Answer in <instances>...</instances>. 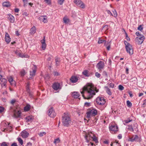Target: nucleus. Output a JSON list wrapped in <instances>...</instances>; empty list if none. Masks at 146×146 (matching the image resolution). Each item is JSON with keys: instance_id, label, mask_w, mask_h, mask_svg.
Wrapping results in <instances>:
<instances>
[{"instance_id": "obj_36", "label": "nucleus", "mask_w": 146, "mask_h": 146, "mask_svg": "<svg viewBox=\"0 0 146 146\" xmlns=\"http://www.w3.org/2000/svg\"><path fill=\"white\" fill-rule=\"evenodd\" d=\"M64 22L65 23H68L69 22V20L67 17H64L63 19Z\"/></svg>"}, {"instance_id": "obj_44", "label": "nucleus", "mask_w": 146, "mask_h": 146, "mask_svg": "<svg viewBox=\"0 0 146 146\" xmlns=\"http://www.w3.org/2000/svg\"><path fill=\"white\" fill-rule=\"evenodd\" d=\"M146 106V99L145 100L143 101V103L142 105V107L144 108Z\"/></svg>"}, {"instance_id": "obj_43", "label": "nucleus", "mask_w": 146, "mask_h": 146, "mask_svg": "<svg viewBox=\"0 0 146 146\" xmlns=\"http://www.w3.org/2000/svg\"><path fill=\"white\" fill-rule=\"evenodd\" d=\"M116 145L117 146H119V144L118 143V141H116L115 142H114L113 143H111V146H112V145Z\"/></svg>"}, {"instance_id": "obj_1", "label": "nucleus", "mask_w": 146, "mask_h": 146, "mask_svg": "<svg viewBox=\"0 0 146 146\" xmlns=\"http://www.w3.org/2000/svg\"><path fill=\"white\" fill-rule=\"evenodd\" d=\"M98 92L92 84L88 83L80 90V92L84 99H89Z\"/></svg>"}, {"instance_id": "obj_58", "label": "nucleus", "mask_w": 146, "mask_h": 146, "mask_svg": "<svg viewBox=\"0 0 146 146\" xmlns=\"http://www.w3.org/2000/svg\"><path fill=\"white\" fill-rule=\"evenodd\" d=\"M4 110V108L2 107H0V113H1Z\"/></svg>"}, {"instance_id": "obj_34", "label": "nucleus", "mask_w": 146, "mask_h": 146, "mask_svg": "<svg viewBox=\"0 0 146 146\" xmlns=\"http://www.w3.org/2000/svg\"><path fill=\"white\" fill-rule=\"evenodd\" d=\"M46 133L45 132H39L38 133V134L39 136L40 137H42L44 135H45L46 134Z\"/></svg>"}, {"instance_id": "obj_59", "label": "nucleus", "mask_w": 146, "mask_h": 146, "mask_svg": "<svg viewBox=\"0 0 146 146\" xmlns=\"http://www.w3.org/2000/svg\"><path fill=\"white\" fill-rule=\"evenodd\" d=\"M128 94L129 95L130 97L131 98H132L133 96V95L132 94V92L131 91H129L128 92Z\"/></svg>"}, {"instance_id": "obj_22", "label": "nucleus", "mask_w": 146, "mask_h": 146, "mask_svg": "<svg viewBox=\"0 0 146 146\" xmlns=\"http://www.w3.org/2000/svg\"><path fill=\"white\" fill-rule=\"evenodd\" d=\"M7 17L8 19L11 22L13 23L14 22V17L12 15L10 14H8Z\"/></svg>"}, {"instance_id": "obj_29", "label": "nucleus", "mask_w": 146, "mask_h": 146, "mask_svg": "<svg viewBox=\"0 0 146 146\" xmlns=\"http://www.w3.org/2000/svg\"><path fill=\"white\" fill-rule=\"evenodd\" d=\"M3 5L4 7H8L10 6V4L9 2L3 3Z\"/></svg>"}, {"instance_id": "obj_49", "label": "nucleus", "mask_w": 146, "mask_h": 146, "mask_svg": "<svg viewBox=\"0 0 146 146\" xmlns=\"http://www.w3.org/2000/svg\"><path fill=\"white\" fill-rule=\"evenodd\" d=\"M53 74L54 76H57L60 75V74L59 73L56 71H54L53 72Z\"/></svg>"}, {"instance_id": "obj_46", "label": "nucleus", "mask_w": 146, "mask_h": 146, "mask_svg": "<svg viewBox=\"0 0 146 146\" xmlns=\"http://www.w3.org/2000/svg\"><path fill=\"white\" fill-rule=\"evenodd\" d=\"M118 88L119 90H122L124 89V87L121 85H120L118 86Z\"/></svg>"}, {"instance_id": "obj_24", "label": "nucleus", "mask_w": 146, "mask_h": 146, "mask_svg": "<svg viewBox=\"0 0 146 146\" xmlns=\"http://www.w3.org/2000/svg\"><path fill=\"white\" fill-rule=\"evenodd\" d=\"M36 28L35 26H33L30 30V33L31 35H33L36 32Z\"/></svg>"}, {"instance_id": "obj_6", "label": "nucleus", "mask_w": 146, "mask_h": 146, "mask_svg": "<svg viewBox=\"0 0 146 146\" xmlns=\"http://www.w3.org/2000/svg\"><path fill=\"white\" fill-rule=\"evenodd\" d=\"M97 103L100 105H104L106 102V101L103 97H98L96 99Z\"/></svg>"}, {"instance_id": "obj_12", "label": "nucleus", "mask_w": 146, "mask_h": 146, "mask_svg": "<svg viewBox=\"0 0 146 146\" xmlns=\"http://www.w3.org/2000/svg\"><path fill=\"white\" fill-rule=\"evenodd\" d=\"M105 66L104 62L102 61H100L99 63L97 64L96 67L99 70V71H101V70L103 69Z\"/></svg>"}, {"instance_id": "obj_9", "label": "nucleus", "mask_w": 146, "mask_h": 146, "mask_svg": "<svg viewBox=\"0 0 146 146\" xmlns=\"http://www.w3.org/2000/svg\"><path fill=\"white\" fill-rule=\"evenodd\" d=\"M52 88L55 90H60L62 88V86L58 82H55L52 85Z\"/></svg>"}, {"instance_id": "obj_10", "label": "nucleus", "mask_w": 146, "mask_h": 146, "mask_svg": "<svg viewBox=\"0 0 146 146\" xmlns=\"http://www.w3.org/2000/svg\"><path fill=\"white\" fill-rule=\"evenodd\" d=\"M48 115L50 117L54 118L56 115V113H55L53 108L51 107L48 111Z\"/></svg>"}, {"instance_id": "obj_5", "label": "nucleus", "mask_w": 146, "mask_h": 146, "mask_svg": "<svg viewBox=\"0 0 146 146\" xmlns=\"http://www.w3.org/2000/svg\"><path fill=\"white\" fill-rule=\"evenodd\" d=\"M129 141L132 142L134 141L140 142L141 141V138L139 137L137 135H133L131 137H129Z\"/></svg>"}, {"instance_id": "obj_17", "label": "nucleus", "mask_w": 146, "mask_h": 146, "mask_svg": "<svg viewBox=\"0 0 146 146\" xmlns=\"http://www.w3.org/2000/svg\"><path fill=\"white\" fill-rule=\"evenodd\" d=\"M41 42L42 43V48L43 50H45L46 45L45 43V36H44L43 39L41 40Z\"/></svg>"}, {"instance_id": "obj_56", "label": "nucleus", "mask_w": 146, "mask_h": 146, "mask_svg": "<svg viewBox=\"0 0 146 146\" xmlns=\"http://www.w3.org/2000/svg\"><path fill=\"white\" fill-rule=\"evenodd\" d=\"M85 106L86 107H88L90 105V103L86 102L84 104Z\"/></svg>"}, {"instance_id": "obj_16", "label": "nucleus", "mask_w": 146, "mask_h": 146, "mask_svg": "<svg viewBox=\"0 0 146 146\" xmlns=\"http://www.w3.org/2000/svg\"><path fill=\"white\" fill-rule=\"evenodd\" d=\"M8 81L9 82L11 85L13 86H16V82L15 81L13 80L12 77H9L8 78Z\"/></svg>"}, {"instance_id": "obj_14", "label": "nucleus", "mask_w": 146, "mask_h": 146, "mask_svg": "<svg viewBox=\"0 0 146 146\" xmlns=\"http://www.w3.org/2000/svg\"><path fill=\"white\" fill-rule=\"evenodd\" d=\"M144 37L142 36L139 37H137L136 39V42L139 44H141L144 40Z\"/></svg>"}, {"instance_id": "obj_32", "label": "nucleus", "mask_w": 146, "mask_h": 146, "mask_svg": "<svg viewBox=\"0 0 146 146\" xmlns=\"http://www.w3.org/2000/svg\"><path fill=\"white\" fill-rule=\"evenodd\" d=\"M128 129L131 131L133 132V129L132 125H129L128 127Z\"/></svg>"}, {"instance_id": "obj_40", "label": "nucleus", "mask_w": 146, "mask_h": 146, "mask_svg": "<svg viewBox=\"0 0 146 146\" xmlns=\"http://www.w3.org/2000/svg\"><path fill=\"white\" fill-rule=\"evenodd\" d=\"M60 141V140L59 138L54 139V143L56 145L57 143H59Z\"/></svg>"}, {"instance_id": "obj_47", "label": "nucleus", "mask_w": 146, "mask_h": 146, "mask_svg": "<svg viewBox=\"0 0 146 146\" xmlns=\"http://www.w3.org/2000/svg\"><path fill=\"white\" fill-rule=\"evenodd\" d=\"M64 0H58V3L60 5H62Z\"/></svg>"}, {"instance_id": "obj_61", "label": "nucleus", "mask_w": 146, "mask_h": 146, "mask_svg": "<svg viewBox=\"0 0 146 146\" xmlns=\"http://www.w3.org/2000/svg\"><path fill=\"white\" fill-rule=\"evenodd\" d=\"M16 102V100H12L11 102V103L13 104L14 103Z\"/></svg>"}, {"instance_id": "obj_4", "label": "nucleus", "mask_w": 146, "mask_h": 146, "mask_svg": "<svg viewBox=\"0 0 146 146\" xmlns=\"http://www.w3.org/2000/svg\"><path fill=\"white\" fill-rule=\"evenodd\" d=\"M97 113V111L96 110L92 108L88 109V111L86 113V117L89 118L92 116H94Z\"/></svg>"}, {"instance_id": "obj_60", "label": "nucleus", "mask_w": 146, "mask_h": 146, "mask_svg": "<svg viewBox=\"0 0 146 146\" xmlns=\"http://www.w3.org/2000/svg\"><path fill=\"white\" fill-rule=\"evenodd\" d=\"M19 9L18 8H15V13H18L19 11Z\"/></svg>"}, {"instance_id": "obj_30", "label": "nucleus", "mask_w": 146, "mask_h": 146, "mask_svg": "<svg viewBox=\"0 0 146 146\" xmlns=\"http://www.w3.org/2000/svg\"><path fill=\"white\" fill-rule=\"evenodd\" d=\"M106 92L110 96L112 94V93L111 91L110 90L108 87H106Z\"/></svg>"}, {"instance_id": "obj_7", "label": "nucleus", "mask_w": 146, "mask_h": 146, "mask_svg": "<svg viewBox=\"0 0 146 146\" xmlns=\"http://www.w3.org/2000/svg\"><path fill=\"white\" fill-rule=\"evenodd\" d=\"M74 3L77 6L81 8H84L85 7L84 4L81 0H74Z\"/></svg>"}, {"instance_id": "obj_51", "label": "nucleus", "mask_w": 146, "mask_h": 146, "mask_svg": "<svg viewBox=\"0 0 146 146\" xmlns=\"http://www.w3.org/2000/svg\"><path fill=\"white\" fill-rule=\"evenodd\" d=\"M50 78V76H49V75L48 74H47L45 75V79L46 80H48Z\"/></svg>"}, {"instance_id": "obj_42", "label": "nucleus", "mask_w": 146, "mask_h": 146, "mask_svg": "<svg viewBox=\"0 0 146 146\" xmlns=\"http://www.w3.org/2000/svg\"><path fill=\"white\" fill-rule=\"evenodd\" d=\"M17 140L20 143L21 145H22L23 143V142L22 139L20 138H18Z\"/></svg>"}, {"instance_id": "obj_27", "label": "nucleus", "mask_w": 146, "mask_h": 146, "mask_svg": "<svg viewBox=\"0 0 146 146\" xmlns=\"http://www.w3.org/2000/svg\"><path fill=\"white\" fill-rule=\"evenodd\" d=\"M31 109V106L29 104H27L24 108L25 111H27L30 110Z\"/></svg>"}, {"instance_id": "obj_26", "label": "nucleus", "mask_w": 146, "mask_h": 146, "mask_svg": "<svg viewBox=\"0 0 146 146\" xmlns=\"http://www.w3.org/2000/svg\"><path fill=\"white\" fill-rule=\"evenodd\" d=\"M73 97L75 98H77L80 96V94L78 92H74L72 94Z\"/></svg>"}, {"instance_id": "obj_25", "label": "nucleus", "mask_w": 146, "mask_h": 146, "mask_svg": "<svg viewBox=\"0 0 146 146\" xmlns=\"http://www.w3.org/2000/svg\"><path fill=\"white\" fill-rule=\"evenodd\" d=\"M7 80L5 78H2L1 80V84L3 87L5 86L6 85Z\"/></svg>"}, {"instance_id": "obj_3", "label": "nucleus", "mask_w": 146, "mask_h": 146, "mask_svg": "<svg viewBox=\"0 0 146 146\" xmlns=\"http://www.w3.org/2000/svg\"><path fill=\"white\" fill-rule=\"evenodd\" d=\"M124 43L125 46V48L127 53L130 55L132 54L133 53V49L131 45L125 40L124 41Z\"/></svg>"}, {"instance_id": "obj_28", "label": "nucleus", "mask_w": 146, "mask_h": 146, "mask_svg": "<svg viewBox=\"0 0 146 146\" xmlns=\"http://www.w3.org/2000/svg\"><path fill=\"white\" fill-rule=\"evenodd\" d=\"M55 61L56 65L57 66H58L59 65L60 61V59L58 57H56L55 58Z\"/></svg>"}, {"instance_id": "obj_18", "label": "nucleus", "mask_w": 146, "mask_h": 146, "mask_svg": "<svg viewBox=\"0 0 146 146\" xmlns=\"http://www.w3.org/2000/svg\"><path fill=\"white\" fill-rule=\"evenodd\" d=\"M5 41L7 44H9L11 40V38L8 33H6L5 35Z\"/></svg>"}, {"instance_id": "obj_38", "label": "nucleus", "mask_w": 146, "mask_h": 146, "mask_svg": "<svg viewBox=\"0 0 146 146\" xmlns=\"http://www.w3.org/2000/svg\"><path fill=\"white\" fill-rule=\"evenodd\" d=\"M82 74L83 75H84L85 76H89V74H88V71L87 70H85L84 72H83Z\"/></svg>"}, {"instance_id": "obj_62", "label": "nucleus", "mask_w": 146, "mask_h": 146, "mask_svg": "<svg viewBox=\"0 0 146 146\" xmlns=\"http://www.w3.org/2000/svg\"><path fill=\"white\" fill-rule=\"evenodd\" d=\"M122 136L121 134H119L117 136V137L119 139H121Z\"/></svg>"}, {"instance_id": "obj_37", "label": "nucleus", "mask_w": 146, "mask_h": 146, "mask_svg": "<svg viewBox=\"0 0 146 146\" xmlns=\"http://www.w3.org/2000/svg\"><path fill=\"white\" fill-rule=\"evenodd\" d=\"M126 103L127 106L129 107H131L132 104L129 100H127Z\"/></svg>"}, {"instance_id": "obj_39", "label": "nucleus", "mask_w": 146, "mask_h": 146, "mask_svg": "<svg viewBox=\"0 0 146 146\" xmlns=\"http://www.w3.org/2000/svg\"><path fill=\"white\" fill-rule=\"evenodd\" d=\"M9 143L4 142L0 144L1 146H8Z\"/></svg>"}, {"instance_id": "obj_19", "label": "nucleus", "mask_w": 146, "mask_h": 146, "mask_svg": "<svg viewBox=\"0 0 146 146\" xmlns=\"http://www.w3.org/2000/svg\"><path fill=\"white\" fill-rule=\"evenodd\" d=\"M34 68H32V71H30V78H31L33 76H35V74L36 71V66L34 65Z\"/></svg>"}, {"instance_id": "obj_63", "label": "nucleus", "mask_w": 146, "mask_h": 146, "mask_svg": "<svg viewBox=\"0 0 146 146\" xmlns=\"http://www.w3.org/2000/svg\"><path fill=\"white\" fill-rule=\"evenodd\" d=\"M23 15H25L26 16H28V14L27 12H23Z\"/></svg>"}, {"instance_id": "obj_20", "label": "nucleus", "mask_w": 146, "mask_h": 146, "mask_svg": "<svg viewBox=\"0 0 146 146\" xmlns=\"http://www.w3.org/2000/svg\"><path fill=\"white\" fill-rule=\"evenodd\" d=\"M29 133L26 131L24 130L21 133V136L23 138H27L29 136Z\"/></svg>"}, {"instance_id": "obj_21", "label": "nucleus", "mask_w": 146, "mask_h": 146, "mask_svg": "<svg viewBox=\"0 0 146 146\" xmlns=\"http://www.w3.org/2000/svg\"><path fill=\"white\" fill-rule=\"evenodd\" d=\"M70 80L72 83H75L77 82L78 79L76 76H73L71 77Z\"/></svg>"}, {"instance_id": "obj_48", "label": "nucleus", "mask_w": 146, "mask_h": 146, "mask_svg": "<svg viewBox=\"0 0 146 146\" xmlns=\"http://www.w3.org/2000/svg\"><path fill=\"white\" fill-rule=\"evenodd\" d=\"M29 83H28L27 86V91L28 93H29L30 92V89L29 88Z\"/></svg>"}, {"instance_id": "obj_45", "label": "nucleus", "mask_w": 146, "mask_h": 146, "mask_svg": "<svg viewBox=\"0 0 146 146\" xmlns=\"http://www.w3.org/2000/svg\"><path fill=\"white\" fill-rule=\"evenodd\" d=\"M95 76L98 78H100L101 76V74L98 72H96L95 73Z\"/></svg>"}, {"instance_id": "obj_31", "label": "nucleus", "mask_w": 146, "mask_h": 146, "mask_svg": "<svg viewBox=\"0 0 146 146\" xmlns=\"http://www.w3.org/2000/svg\"><path fill=\"white\" fill-rule=\"evenodd\" d=\"M112 12L113 13V14H112V16H113L115 17H116L117 16V13L116 11L115 10H113L112 11Z\"/></svg>"}, {"instance_id": "obj_33", "label": "nucleus", "mask_w": 146, "mask_h": 146, "mask_svg": "<svg viewBox=\"0 0 146 146\" xmlns=\"http://www.w3.org/2000/svg\"><path fill=\"white\" fill-rule=\"evenodd\" d=\"M92 138L93 139V140L95 141L96 143L98 142V140L97 138L94 135H93V136L92 137Z\"/></svg>"}, {"instance_id": "obj_8", "label": "nucleus", "mask_w": 146, "mask_h": 146, "mask_svg": "<svg viewBox=\"0 0 146 146\" xmlns=\"http://www.w3.org/2000/svg\"><path fill=\"white\" fill-rule=\"evenodd\" d=\"M109 129L111 133H115L118 131V127L117 125H111L109 126Z\"/></svg>"}, {"instance_id": "obj_57", "label": "nucleus", "mask_w": 146, "mask_h": 146, "mask_svg": "<svg viewBox=\"0 0 146 146\" xmlns=\"http://www.w3.org/2000/svg\"><path fill=\"white\" fill-rule=\"evenodd\" d=\"M125 36L126 39L127 40L129 41L130 40V38L128 37V35L126 33H125Z\"/></svg>"}, {"instance_id": "obj_50", "label": "nucleus", "mask_w": 146, "mask_h": 146, "mask_svg": "<svg viewBox=\"0 0 146 146\" xmlns=\"http://www.w3.org/2000/svg\"><path fill=\"white\" fill-rule=\"evenodd\" d=\"M44 1L48 5H50L51 4V1L50 0H44Z\"/></svg>"}, {"instance_id": "obj_53", "label": "nucleus", "mask_w": 146, "mask_h": 146, "mask_svg": "<svg viewBox=\"0 0 146 146\" xmlns=\"http://www.w3.org/2000/svg\"><path fill=\"white\" fill-rule=\"evenodd\" d=\"M108 26L107 25H106L103 26V28L104 29V30L106 31L108 29Z\"/></svg>"}, {"instance_id": "obj_23", "label": "nucleus", "mask_w": 146, "mask_h": 146, "mask_svg": "<svg viewBox=\"0 0 146 146\" xmlns=\"http://www.w3.org/2000/svg\"><path fill=\"white\" fill-rule=\"evenodd\" d=\"M26 121L28 123H31L33 120V117L32 116H28L26 117Z\"/></svg>"}, {"instance_id": "obj_11", "label": "nucleus", "mask_w": 146, "mask_h": 146, "mask_svg": "<svg viewBox=\"0 0 146 146\" xmlns=\"http://www.w3.org/2000/svg\"><path fill=\"white\" fill-rule=\"evenodd\" d=\"M15 53L18 57H20L22 58H28L29 57V56L28 55L22 54L21 52V51L18 50L15 51Z\"/></svg>"}, {"instance_id": "obj_54", "label": "nucleus", "mask_w": 146, "mask_h": 146, "mask_svg": "<svg viewBox=\"0 0 146 146\" xmlns=\"http://www.w3.org/2000/svg\"><path fill=\"white\" fill-rule=\"evenodd\" d=\"M143 29V27L141 25H140L138 28V29L139 31H141Z\"/></svg>"}, {"instance_id": "obj_55", "label": "nucleus", "mask_w": 146, "mask_h": 146, "mask_svg": "<svg viewBox=\"0 0 146 146\" xmlns=\"http://www.w3.org/2000/svg\"><path fill=\"white\" fill-rule=\"evenodd\" d=\"M103 75L104 76L107 77L108 76V74L105 71H104L103 72Z\"/></svg>"}, {"instance_id": "obj_41", "label": "nucleus", "mask_w": 146, "mask_h": 146, "mask_svg": "<svg viewBox=\"0 0 146 146\" xmlns=\"http://www.w3.org/2000/svg\"><path fill=\"white\" fill-rule=\"evenodd\" d=\"M20 74L22 76H23L25 74V71L24 70H22L20 72Z\"/></svg>"}, {"instance_id": "obj_15", "label": "nucleus", "mask_w": 146, "mask_h": 146, "mask_svg": "<svg viewBox=\"0 0 146 146\" xmlns=\"http://www.w3.org/2000/svg\"><path fill=\"white\" fill-rule=\"evenodd\" d=\"M47 17L46 16H41L38 17V19L40 21L44 23H46L47 22Z\"/></svg>"}, {"instance_id": "obj_64", "label": "nucleus", "mask_w": 146, "mask_h": 146, "mask_svg": "<svg viewBox=\"0 0 146 146\" xmlns=\"http://www.w3.org/2000/svg\"><path fill=\"white\" fill-rule=\"evenodd\" d=\"M11 146H17V145L16 143H14L11 144Z\"/></svg>"}, {"instance_id": "obj_2", "label": "nucleus", "mask_w": 146, "mask_h": 146, "mask_svg": "<svg viewBox=\"0 0 146 146\" xmlns=\"http://www.w3.org/2000/svg\"><path fill=\"white\" fill-rule=\"evenodd\" d=\"M62 122L64 126L68 127L71 124L70 117L67 113H64L62 116Z\"/></svg>"}, {"instance_id": "obj_13", "label": "nucleus", "mask_w": 146, "mask_h": 146, "mask_svg": "<svg viewBox=\"0 0 146 146\" xmlns=\"http://www.w3.org/2000/svg\"><path fill=\"white\" fill-rule=\"evenodd\" d=\"M21 112L20 110L17 111L14 110V111L13 115V117L15 118H18L21 116Z\"/></svg>"}, {"instance_id": "obj_35", "label": "nucleus", "mask_w": 146, "mask_h": 146, "mask_svg": "<svg viewBox=\"0 0 146 146\" xmlns=\"http://www.w3.org/2000/svg\"><path fill=\"white\" fill-rule=\"evenodd\" d=\"M106 40H103V39H101L99 38L98 41V43L99 44H100L102 43L103 42L106 43Z\"/></svg>"}, {"instance_id": "obj_52", "label": "nucleus", "mask_w": 146, "mask_h": 146, "mask_svg": "<svg viewBox=\"0 0 146 146\" xmlns=\"http://www.w3.org/2000/svg\"><path fill=\"white\" fill-rule=\"evenodd\" d=\"M132 121V119H127L125 120L124 121V122L125 123H128L129 122H130Z\"/></svg>"}]
</instances>
